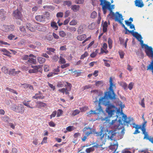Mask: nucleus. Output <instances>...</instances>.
I'll return each instance as SVG.
<instances>
[{"instance_id":"8","label":"nucleus","mask_w":153,"mask_h":153,"mask_svg":"<svg viewBox=\"0 0 153 153\" xmlns=\"http://www.w3.org/2000/svg\"><path fill=\"white\" fill-rule=\"evenodd\" d=\"M83 131L86 132L85 136H84L82 138V140L85 141L87 138V137L90 134L92 133L91 129L89 127H85L83 129Z\"/></svg>"},{"instance_id":"19","label":"nucleus","mask_w":153,"mask_h":153,"mask_svg":"<svg viewBox=\"0 0 153 153\" xmlns=\"http://www.w3.org/2000/svg\"><path fill=\"white\" fill-rule=\"evenodd\" d=\"M26 28L31 32L34 31L35 29L33 27L32 25L30 23H27L26 25Z\"/></svg>"},{"instance_id":"46","label":"nucleus","mask_w":153,"mask_h":153,"mask_svg":"<svg viewBox=\"0 0 153 153\" xmlns=\"http://www.w3.org/2000/svg\"><path fill=\"white\" fill-rule=\"evenodd\" d=\"M67 30L71 32H74L76 30V29L74 27H71L67 28Z\"/></svg>"},{"instance_id":"56","label":"nucleus","mask_w":153,"mask_h":153,"mask_svg":"<svg viewBox=\"0 0 153 153\" xmlns=\"http://www.w3.org/2000/svg\"><path fill=\"white\" fill-rule=\"evenodd\" d=\"M57 111H54L52 113V114L50 116V118L51 119L52 117H55Z\"/></svg>"},{"instance_id":"55","label":"nucleus","mask_w":153,"mask_h":153,"mask_svg":"<svg viewBox=\"0 0 153 153\" xmlns=\"http://www.w3.org/2000/svg\"><path fill=\"white\" fill-rule=\"evenodd\" d=\"M9 29V32L10 31H13L15 28V26L14 25H8Z\"/></svg>"},{"instance_id":"27","label":"nucleus","mask_w":153,"mask_h":153,"mask_svg":"<svg viewBox=\"0 0 153 153\" xmlns=\"http://www.w3.org/2000/svg\"><path fill=\"white\" fill-rule=\"evenodd\" d=\"M6 13L3 9H1L0 10V18L1 19H3L5 18V14Z\"/></svg>"},{"instance_id":"18","label":"nucleus","mask_w":153,"mask_h":153,"mask_svg":"<svg viewBox=\"0 0 153 153\" xmlns=\"http://www.w3.org/2000/svg\"><path fill=\"white\" fill-rule=\"evenodd\" d=\"M0 51L3 52V55L7 56L10 57H11V56L10 55L11 53L6 49L5 48L0 49Z\"/></svg>"},{"instance_id":"23","label":"nucleus","mask_w":153,"mask_h":153,"mask_svg":"<svg viewBox=\"0 0 153 153\" xmlns=\"http://www.w3.org/2000/svg\"><path fill=\"white\" fill-rule=\"evenodd\" d=\"M19 30L22 33L23 36H24L26 35V31L24 26H21L19 27Z\"/></svg>"},{"instance_id":"45","label":"nucleus","mask_w":153,"mask_h":153,"mask_svg":"<svg viewBox=\"0 0 153 153\" xmlns=\"http://www.w3.org/2000/svg\"><path fill=\"white\" fill-rule=\"evenodd\" d=\"M95 85L97 86H99L102 84L103 82L102 80L95 81Z\"/></svg>"},{"instance_id":"41","label":"nucleus","mask_w":153,"mask_h":153,"mask_svg":"<svg viewBox=\"0 0 153 153\" xmlns=\"http://www.w3.org/2000/svg\"><path fill=\"white\" fill-rule=\"evenodd\" d=\"M6 89L13 94H16L17 95L18 94V93L16 92V91L13 89L9 87H7L6 88Z\"/></svg>"},{"instance_id":"63","label":"nucleus","mask_w":153,"mask_h":153,"mask_svg":"<svg viewBox=\"0 0 153 153\" xmlns=\"http://www.w3.org/2000/svg\"><path fill=\"white\" fill-rule=\"evenodd\" d=\"M64 4L68 6V7H70L72 4L71 2L69 1H64Z\"/></svg>"},{"instance_id":"33","label":"nucleus","mask_w":153,"mask_h":153,"mask_svg":"<svg viewBox=\"0 0 153 153\" xmlns=\"http://www.w3.org/2000/svg\"><path fill=\"white\" fill-rule=\"evenodd\" d=\"M132 125L133 128H135L136 129L139 130L140 129H141V125L136 124L135 123H133Z\"/></svg>"},{"instance_id":"30","label":"nucleus","mask_w":153,"mask_h":153,"mask_svg":"<svg viewBox=\"0 0 153 153\" xmlns=\"http://www.w3.org/2000/svg\"><path fill=\"white\" fill-rule=\"evenodd\" d=\"M38 94H35V95L32 97V98L33 99H43L45 98V96H38Z\"/></svg>"},{"instance_id":"53","label":"nucleus","mask_w":153,"mask_h":153,"mask_svg":"<svg viewBox=\"0 0 153 153\" xmlns=\"http://www.w3.org/2000/svg\"><path fill=\"white\" fill-rule=\"evenodd\" d=\"M97 13L95 11H94L91 14V17L93 19H94L97 16Z\"/></svg>"},{"instance_id":"7","label":"nucleus","mask_w":153,"mask_h":153,"mask_svg":"<svg viewBox=\"0 0 153 153\" xmlns=\"http://www.w3.org/2000/svg\"><path fill=\"white\" fill-rule=\"evenodd\" d=\"M113 142L111 143L110 145L109 146V149L112 151H114L112 153H117L118 152H116V151L118 147V143L115 140H114Z\"/></svg>"},{"instance_id":"47","label":"nucleus","mask_w":153,"mask_h":153,"mask_svg":"<svg viewBox=\"0 0 153 153\" xmlns=\"http://www.w3.org/2000/svg\"><path fill=\"white\" fill-rule=\"evenodd\" d=\"M1 120L5 122H7L9 119V117L7 116H4L1 118Z\"/></svg>"},{"instance_id":"15","label":"nucleus","mask_w":153,"mask_h":153,"mask_svg":"<svg viewBox=\"0 0 153 153\" xmlns=\"http://www.w3.org/2000/svg\"><path fill=\"white\" fill-rule=\"evenodd\" d=\"M36 20L39 22H42L45 21V17L43 15H37L35 16Z\"/></svg>"},{"instance_id":"54","label":"nucleus","mask_w":153,"mask_h":153,"mask_svg":"<svg viewBox=\"0 0 153 153\" xmlns=\"http://www.w3.org/2000/svg\"><path fill=\"white\" fill-rule=\"evenodd\" d=\"M88 53H87V52L85 51V53L83 54L80 57V59H83L85 57L87 56H88Z\"/></svg>"},{"instance_id":"24","label":"nucleus","mask_w":153,"mask_h":153,"mask_svg":"<svg viewBox=\"0 0 153 153\" xmlns=\"http://www.w3.org/2000/svg\"><path fill=\"white\" fill-rule=\"evenodd\" d=\"M79 6L78 5H73L71 7L72 10L74 12H76L79 10Z\"/></svg>"},{"instance_id":"11","label":"nucleus","mask_w":153,"mask_h":153,"mask_svg":"<svg viewBox=\"0 0 153 153\" xmlns=\"http://www.w3.org/2000/svg\"><path fill=\"white\" fill-rule=\"evenodd\" d=\"M100 3V5L102 6V9H104L105 7L108 6L111 4L109 1H106V0H99Z\"/></svg>"},{"instance_id":"60","label":"nucleus","mask_w":153,"mask_h":153,"mask_svg":"<svg viewBox=\"0 0 153 153\" xmlns=\"http://www.w3.org/2000/svg\"><path fill=\"white\" fill-rule=\"evenodd\" d=\"M48 138L46 137H44L42 140V141L41 143V144L42 145L44 143H47V140Z\"/></svg>"},{"instance_id":"26","label":"nucleus","mask_w":153,"mask_h":153,"mask_svg":"<svg viewBox=\"0 0 153 153\" xmlns=\"http://www.w3.org/2000/svg\"><path fill=\"white\" fill-rule=\"evenodd\" d=\"M133 35L139 41L142 39L141 35L139 34L137 32H135L134 33H133Z\"/></svg>"},{"instance_id":"13","label":"nucleus","mask_w":153,"mask_h":153,"mask_svg":"<svg viewBox=\"0 0 153 153\" xmlns=\"http://www.w3.org/2000/svg\"><path fill=\"white\" fill-rule=\"evenodd\" d=\"M99 145L98 144L94 145L92 147L86 149L85 150V152L86 153H90L91 152H93L94 150V148H97L99 147Z\"/></svg>"},{"instance_id":"32","label":"nucleus","mask_w":153,"mask_h":153,"mask_svg":"<svg viewBox=\"0 0 153 153\" xmlns=\"http://www.w3.org/2000/svg\"><path fill=\"white\" fill-rule=\"evenodd\" d=\"M28 62L29 63L36 64V60L32 58H29L28 60Z\"/></svg>"},{"instance_id":"62","label":"nucleus","mask_w":153,"mask_h":153,"mask_svg":"<svg viewBox=\"0 0 153 153\" xmlns=\"http://www.w3.org/2000/svg\"><path fill=\"white\" fill-rule=\"evenodd\" d=\"M119 41L120 42V44L123 45V46H124V39L122 38L121 37H120L119 38Z\"/></svg>"},{"instance_id":"61","label":"nucleus","mask_w":153,"mask_h":153,"mask_svg":"<svg viewBox=\"0 0 153 153\" xmlns=\"http://www.w3.org/2000/svg\"><path fill=\"white\" fill-rule=\"evenodd\" d=\"M44 70L45 72H48L49 71V66L48 65H45L44 66Z\"/></svg>"},{"instance_id":"35","label":"nucleus","mask_w":153,"mask_h":153,"mask_svg":"<svg viewBox=\"0 0 153 153\" xmlns=\"http://www.w3.org/2000/svg\"><path fill=\"white\" fill-rule=\"evenodd\" d=\"M66 62L65 59L62 56H60L59 57V62L60 64H65L66 63Z\"/></svg>"},{"instance_id":"12","label":"nucleus","mask_w":153,"mask_h":153,"mask_svg":"<svg viewBox=\"0 0 153 153\" xmlns=\"http://www.w3.org/2000/svg\"><path fill=\"white\" fill-rule=\"evenodd\" d=\"M31 68L34 69L36 71V72H38L41 73H42L43 71L42 65H36L35 66H31Z\"/></svg>"},{"instance_id":"20","label":"nucleus","mask_w":153,"mask_h":153,"mask_svg":"<svg viewBox=\"0 0 153 153\" xmlns=\"http://www.w3.org/2000/svg\"><path fill=\"white\" fill-rule=\"evenodd\" d=\"M87 37L86 35L85 34H83L78 36L76 37L77 40L79 41H82L84 40Z\"/></svg>"},{"instance_id":"28","label":"nucleus","mask_w":153,"mask_h":153,"mask_svg":"<svg viewBox=\"0 0 153 153\" xmlns=\"http://www.w3.org/2000/svg\"><path fill=\"white\" fill-rule=\"evenodd\" d=\"M51 26L54 29L56 30H57L58 29V26L55 22H51Z\"/></svg>"},{"instance_id":"57","label":"nucleus","mask_w":153,"mask_h":153,"mask_svg":"<svg viewBox=\"0 0 153 153\" xmlns=\"http://www.w3.org/2000/svg\"><path fill=\"white\" fill-rule=\"evenodd\" d=\"M28 85L29 84L25 83L24 84H21L20 86L24 88H27L28 87Z\"/></svg>"},{"instance_id":"6","label":"nucleus","mask_w":153,"mask_h":153,"mask_svg":"<svg viewBox=\"0 0 153 153\" xmlns=\"http://www.w3.org/2000/svg\"><path fill=\"white\" fill-rule=\"evenodd\" d=\"M13 16L16 19L22 20L23 16L21 12L19 9H17L13 11Z\"/></svg>"},{"instance_id":"43","label":"nucleus","mask_w":153,"mask_h":153,"mask_svg":"<svg viewBox=\"0 0 153 153\" xmlns=\"http://www.w3.org/2000/svg\"><path fill=\"white\" fill-rule=\"evenodd\" d=\"M1 70L5 74H8L9 71H8V69L6 67H3L1 68Z\"/></svg>"},{"instance_id":"44","label":"nucleus","mask_w":153,"mask_h":153,"mask_svg":"<svg viewBox=\"0 0 153 153\" xmlns=\"http://www.w3.org/2000/svg\"><path fill=\"white\" fill-rule=\"evenodd\" d=\"M108 43L109 48L111 49L112 47V41L110 38L108 39Z\"/></svg>"},{"instance_id":"29","label":"nucleus","mask_w":153,"mask_h":153,"mask_svg":"<svg viewBox=\"0 0 153 153\" xmlns=\"http://www.w3.org/2000/svg\"><path fill=\"white\" fill-rule=\"evenodd\" d=\"M37 105L39 108H41L42 107H45L47 105L46 103L42 102H37Z\"/></svg>"},{"instance_id":"52","label":"nucleus","mask_w":153,"mask_h":153,"mask_svg":"<svg viewBox=\"0 0 153 153\" xmlns=\"http://www.w3.org/2000/svg\"><path fill=\"white\" fill-rule=\"evenodd\" d=\"M118 53L120 58L121 59H123L124 56V53L123 51L121 50H120L118 51Z\"/></svg>"},{"instance_id":"9","label":"nucleus","mask_w":153,"mask_h":153,"mask_svg":"<svg viewBox=\"0 0 153 153\" xmlns=\"http://www.w3.org/2000/svg\"><path fill=\"white\" fill-rule=\"evenodd\" d=\"M134 119L133 117H127V115L125 114V123L127 124V126H128L129 125H131L133 123Z\"/></svg>"},{"instance_id":"37","label":"nucleus","mask_w":153,"mask_h":153,"mask_svg":"<svg viewBox=\"0 0 153 153\" xmlns=\"http://www.w3.org/2000/svg\"><path fill=\"white\" fill-rule=\"evenodd\" d=\"M60 67L58 66L57 68L54 69L53 70V72L54 75H57L59 74V72H60V69H59Z\"/></svg>"},{"instance_id":"36","label":"nucleus","mask_w":153,"mask_h":153,"mask_svg":"<svg viewBox=\"0 0 153 153\" xmlns=\"http://www.w3.org/2000/svg\"><path fill=\"white\" fill-rule=\"evenodd\" d=\"M142 133H143V134H144V138H143L144 139H147L149 140V139H150L151 138V137H149V136L148 134V132H146V131H144V133L143 132H142Z\"/></svg>"},{"instance_id":"10","label":"nucleus","mask_w":153,"mask_h":153,"mask_svg":"<svg viewBox=\"0 0 153 153\" xmlns=\"http://www.w3.org/2000/svg\"><path fill=\"white\" fill-rule=\"evenodd\" d=\"M104 128L102 127L99 132L95 131L94 134L96 136L99 137L101 140H102L104 137V134H103Z\"/></svg>"},{"instance_id":"39","label":"nucleus","mask_w":153,"mask_h":153,"mask_svg":"<svg viewBox=\"0 0 153 153\" xmlns=\"http://www.w3.org/2000/svg\"><path fill=\"white\" fill-rule=\"evenodd\" d=\"M37 28L38 30L39 31H43L46 29V27L42 26H39L37 27Z\"/></svg>"},{"instance_id":"31","label":"nucleus","mask_w":153,"mask_h":153,"mask_svg":"<svg viewBox=\"0 0 153 153\" xmlns=\"http://www.w3.org/2000/svg\"><path fill=\"white\" fill-rule=\"evenodd\" d=\"M80 112V111L79 110L77 109H75L72 111L71 115L73 116H75L79 114Z\"/></svg>"},{"instance_id":"50","label":"nucleus","mask_w":153,"mask_h":153,"mask_svg":"<svg viewBox=\"0 0 153 153\" xmlns=\"http://www.w3.org/2000/svg\"><path fill=\"white\" fill-rule=\"evenodd\" d=\"M46 39L48 41H51L53 40V38L52 35L49 34L46 36Z\"/></svg>"},{"instance_id":"21","label":"nucleus","mask_w":153,"mask_h":153,"mask_svg":"<svg viewBox=\"0 0 153 153\" xmlns=\"http://www.w3.org/2000/svg\"><path fill=\"white\" fill-rule=\"evenodd\" d=\"M108 117H106L105 118V119H106V120H106V123H108V125L109 126H111L112 125H113L114 124V123H118V122H117L116 120H113L111 122H110V120H108Z\"/></svg>"},{"instance_id":"4","label":"nucleus","mask_w":153,"mask_h":153,"mask_svg":"<svg viewBox=\"0 0 153 153\" xmlns=\"http://www.w3.org/2000/svg\"><path fill=\"white\" fill-rule=\"evenodd\" d=\"M139 41L140 42L142 48L144 46L145 47V51L146 54L149 57H152L153 58V48L151 47H149L148 45L143 44V41L141 39Z\"/></svg>"},{"instance_id":"14","label":"nucleus","mask_w":153,"mask_h":153,"mask_svg":"<svg viewBox=\"0 0 153 153\" xmlns=\"http://www.w3.org/2000/svg\"><path fill=\"white\" fill-rule=\"evenodd\" d=\"M134 2L135 6L141 8L144 5L142 0H135Z\"/></svg>"},{"instance_id":"59","label":"nucleus","mask_w":153,"mask_h":153,"mask_svg":"<svg viewBox=\"0 0 153 153\" xmlns=\"http://www.w3.org/2000/svg\"><path fill=\"white\" fill-rule=\"evenodd\" d=\"M63 113V111L60 109H59L58 110V112L57 113V117H59L62 115Z\"/></svg>"},{"instance_id":"42","label":"nucleus","mask_w":153,"mask_h":153,"mask_svg":"<svg viewBox=\"0 0 153 153\" xmlns=\"http://www.w3.org/2000/svg\"><path fill=\"white\" fill-rule=\"evenodd\" d=\"M152 70V72L153 73V59L151 62L150 64L147 67V70Z\"/></svg>"},{"instance_id":"64","label":"nucleus","mask_w":153,"mask_h":153,"mask_svg":"<svg viewBox=\"0 0 153 153\" xmlns=\"http://www.w3.org/2000/svg\"><path fill=\"white\" fill-rule=\"evenodd\" d=\"M15 36L12 34H10L8 36L7 38L10 40H12L15 37Z\"/></svg>"},{"instance_id":"22","label":"nucleus","mask_w":153,"mask_h":153,"mask_svg":"<svg viewBox=\"0 0 153 153\" xmlns=\"http://www.w3.org/2000/svg\"><path fill=\"white\" fill-rule=\"evenodd\" d=\"M30 101H25L22 102V103L24 105L27 106V107L31 108H33V105L32 104H29V102H30Z\"/></svg>"},{"instance_id":"3","label":"nucleus","mask_w":153,"mask_h":153,"mask_svg":"<svg viewBox=\"0 0 153 153\" xmlns=\"http://www.w3.org/2000/svg\"><path fill=\"white\" fill-rule=\"evenodd\" d=\"M65 82L67 84L66 85H65V88L59 89L58 91L62 93L63 94L65 93L66 95L69 97V92L71 91L72 87V85L71 83L67 82H58L56 85V86L58 88L63 87L64 86Z\"/></svg>"},{"instance_id":"5","label":"nucleus","mask_w":153,"mask_h":153,"mask_svg":"<svg viewBox=\"0 0 153 153\" xmlns=\"http://www.w3.org/2000/svg\"><path fill=\"white\" fill-rule=\"evenodd\" d=\"M11 109L13 111L21 114H23L25 111L24 107L22 104H19L18 105L13 104L12 106Z\"/></svg>"},{"instance_id":"25","label":"nucleus","mask_w":153,"mask_h":153,"mask_svg":"<svg viewBox=\"0 0 153 153\" xmlns=\"http://www.w3.org/2000/svg\"><path fill=\"white\" fill-rule=\"evenodd\" d=\"M108 26V23L106 21H105L104 22L102 25V29L103 33H105L107 32Z\"/></svg>"},{"instance_id":"51","label":"nucleus","mask_w":153,"mask_h":153,"mask_svg":"<svg viewBox=\"0 0 153 153\" xmlns=\"http://www.w3.org/2000/svg\"><path fill=\"white\" fill-rule=\"evenodd\" d=\"M8 28V25H4L2 27L3 30L5 32H9V29Z\"/></svg>"},{"instance_id":"16","label":"nucleus","mask_w":153,"mask_h":153,"mask_svg":"<svg viewBox=\"0 0 153 153\" xmlns=\"http://www.w3.org/2000/svg\"><path fill=\"white\" fill-rule=\"evenodd\" d=\"M107 132L108 133L107 134L108 138L113 140H114L113 138L114 136L115 135V134L112 131H108Z\"/></svg>"},{"instance_id":"38","label":"nucleus","mask_w":153,"mask_h":153,"mask_svg":"<svg viewBox=\"0 0 153 153\" xmlns=\"http://www.w3.org/2000/svg\"><path fill=\"white\" fill-rule=\"evenodd\" d=\"M146 121H144V123H143L142 124V126H141V129L142 131V132L144 133V131H146V129L145 128L146 125Z\"/></svg>"},{"instance_id":"40","label":"nucleus","mask_w":153,"mask_h":153,"mask_svg":"<svg viewBox=\"0 0 153 153\" xmlns=\"http://www.w3.org/2000/svg\"><path fill=\"white\" fill-rule=\"evenodd\" d=\"M79 109L81 112H84L88 109V107L87 106H84L79 108Z\"/></svg>"},{"instance_id":"49","label":"nucleus","mask_w":153,"mask_h":153,"mask_svg":"<svg viewBox=\"0 0 153 153\" xmlns=\"http://www.w3.org/2000/svg\"><path fill=\"white\" fill-rule=\"evenodd\" d=\"M51 58L53 61L56 62L58 60L59 57L58 56L55 55L51 57Z\"/></svg>"},{"instance_id":"2","label":"nucleus","mask_w":153,"mask_h":153,"mask_svg":"<svg viewBox=\"0 0 153 153\" xmlns=\"http://www.w3.org/2000/svg\"><path fill=\"white\" fill-rule=\"evenodd\" d=\"M114 5H109L108 6L105 7L104 9H102V10L104 14L105 15L107 12V9L109 10L110 13L108 15V16H110L111 18H114L115 21L118 22L122 27L124 28V25L123 23V19L121 14L119 13L118 12H117L115 14L112 12V10L114 8Z\"/></svg>"},{"instance_id":"58","label":"nucleus","mask_w":153,"mask_h":153,"mask_svg":"<svg viewBox=\"0 0 153 153\" xmlns=\"http://www.w3.org/2000/svg\"><path fill=\"white\" fill-rule=\"evenodd\" d=\"M77 23V21L75 20H73L71 21L69 23L71 25H75Z\"/></svg>"},{"instance_id":"34","label":"nucleus","mask_w":153,"mask_h":153,"mask_svg":"<svg viewBox=\"0 0 153 153\" xmlns=\"http://www.w3.org/2000/svg\"><path fill=\"white\" fill-rule=\"evenodd\" d=\"M37 59L38 61L40 64H43L45 61V58L41 57H38Z\"/></svg>"},{"instance_id":"48","label":"nucleus","mask_w":153,"mask_h":153,"mask_svg":"<svg viewBox=\"0 0 153 153\" xmlns=\"http://www.w3.org/2000/svg\"><path fill=\"white\" fill-rule=\"evenodd\" d=\"M59 35L62 37H65L66 35V33L63 30H61L59 32Z\"/></svg>"},{"instance_id":"1","label":"nucleus","mask_w":153,"mask_h":153,"mask_svg":"<svg viewBox=\"0 0 153 153\" xmlns=\"http://www.w3.org/2000/svg\"><path fill=\"white\" fill-rule=\"evenodd\" d=\"M112 82V78L111 77H110L109 80L110 83L109 91L105 92V93L104 96L100 98L99 101L97 97H95L94 98L93 101L95 104H97L98 102L99 107L95 111L91 110L87 112V114L88 116H91V115L92 114L98 116L103 111L102 107L100 105L101 104H102L105 106H108L107 112L108 113L109 116H112L114 113L116 112V116L117 118L121 115L123 118H124V114L122 112V111H121L120 109H117L114 105L109 104V102L108 100L109 99H113L115 98V94L114 92L113 87L114 85Z\"/></svg>"},{"instance_id":"17","label":"nucleus","mask_w":153,"mask_h":153,"mask_svg":"<svg viewBox=\"0 0 153 153\" xmlns=\"http://www.w3.org/2000/svg\"><path fill=\"white\" fill-rule=\"evenodd\" d=\"M119 124L117 126L116 128H118L119 129H122V131H123L124 130V124H123L124 122H123V123H122V121L120 120H119Z\"/></svg>"}]
</instances>
